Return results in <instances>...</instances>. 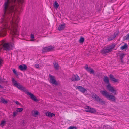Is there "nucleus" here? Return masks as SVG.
<instances>
[{"mask_svg":"<svg viewBox=\"0 0 129 129\" xmlns=\"http://www.w3.org/2000/svg\"><path fill=\"white\" fill-rule=\"evenodd\" d=\"M3 62V60L1 58H0V66L1 65V64Z\"/></svg>","mask_w":129,"mask_h":129,"instance_id":"c9c22d12","label":"nucleus"},{"mask_svg":"<svg viewBox=\"0 0 129 129\" xmlns=\"http://www.w3.org/2000/svg\"><path fill=\"white\" fill-rule=\"evenodd\" d=\"M90 107L88 106H86L85 107V111L87 112H89L90 109Z\"/></svg>","mask_w":129,"mask_h":129,"instance_id":"b1692460","label":"nucleus"},{"mask_svg":"<svg viewBox=\"0 0 129 129\" xmlns=\"http://www.w3.org/2000/svg\"><path fill=\"white\" fill-rule=\"evenodd\" d=\"M100 93L104 96L109 100L114 101L116 100L115 97L113 95L110 94L106 90L101 91H100Z\"/></svg>","mask_w":129,"mask_h":129,"instance_id":"7ed1b4c3","label":"nucleus"},{"mask_svg":"<svg viewBox=\"0 0 129 129\" xmlns=\"http://www.w3.org/2000/svg\"><path fill=\"white\" fill-rule=\"evenodd\" d=\"M112 51L108 47H105L102 51V53L103 54H107Z\"/></svg>","mask_w":129,"mask_h":129,"instance_id":"423d86ee","label":"nucleus"},{"mask_svg":"<svg viewBox=\"0 0 129 129\" xmlns=\"http://www.w3.org/2000/svg\"><path fill=\"white\" fill-rule=\"evenodd\" d=\"M12 40H13V38H12Z\"/></svg>","mask_w":129,"mask_h":129,"instance_id":"58836bf2","label":"nucleus"},{"mask_svg":"<svg viewBox=\"0 0 129 129\" xmlns=\"http://www.w3.org/2000/svg\"><path fill=\"white\" fill-rule=\"evenodd\" d=\"M30 37L31 38V41H34V35L33 34H31L30 35Z\"/></svg>","mask_w":129,"mask_h":129,"instance_id":"7c9ffc66","label":"nucleus"},{"mask_svg":"<svg viewBox=\"0 0 129 129\" xmlns=\"http://www.w3.org/2000/svg\"><path fill=\"white\" fill-rule=\"evenodd\" d=\"M77 88L78 89L79 91L82 93L86 92L87 90L85 89L84 88L81 86H78L77 87Z\"/></svg>","mask_w":129,"mask_h":129,"instance_id":"9b49d317","label":"nucleus"},{"mask_svg":"<svg viewBox=\"0 0 129 129\" xmlns=\"http://www.w3.org/2000/svg\"><path fill=\"white\" fill-rule=\"evenodd\" d=\"M126 39L127 40H129V33L126 38Z\"/></svg>","mask_w":129,"mask_h":129,"instance_id":"e433bc0d","label":"nucleus"},{"mask_svg":"<svg viewBox=\"0 0 129 129\" xmlns=\"http://www.w3.org/2000/svg\"><path fill=\"white\" fill-rule=\"evenodd\" d=\"M36 67V68H38L39 67V65L38 64H36L35 65Z\"/></svg>","mask_w":129,"mask_h":129,"instance_id":"f704fd0d","label":"nucleus"},{"mask_svg":"<svg viewBox=\"0 0 129 129\" xmlns=\"http://www.w3.org/2000/svg\"><path fill=\"white\" fill-rule=\"evenodd\" d=\"M6 121H3L1 122L0 124V125L1 126H3L5 124Z\"/></svg>","mask_w":129,"mask_h":129,"instance_id":"c756f323","label":"nucleus"},{"mask_svg":"<svg viewBox=\"0 0 129 129\" xmlns=\"http://www.w3.org/2000/svg\"><path fill=\"white\" fill-rule=\"evenodd\" d=\"M12 71L13 73H14V74H15L16 75H18V74L17 73V72L15 69H13L12 70Z\"/></svg>","mask_w":129,"mask_h":129,"instance_id":"473e14b6","label":"nucleus"},{"mask_svg":"<svg viewBox=\"0 0 129 129\" xmlns=\"http://www.w3.org/2000/svg\"><path fill=\"white\" fill-rule=\"evenodd\" d=\"M0 101L2 103L4 104H6L7 103V101L5 100L2 97L0 98Z\"/></svg>","mask_w":129,"mask_h":129,"instance_id":"aec40b11","label":"nucleus"},{"mask_svg":"<svg viewBox=\"0 0 129 129\" xmlns=\"http://www.w3.org/2000/svg\"><path fill=\"white\" fill-rule=\"evenodd\" d=\"M108 47L109 49H110L111 51H112L113 49L115 47V45L114 44H113L109 46H108Z\"/></svg>","mask_w":129,"mask_h":129,"instance_id":"6ab92c4d","label":"nucleus"},{"mask_svg":"<svg viewBox=\"0 0 129 129\" xmlns=\"http://www.w3.org/2000/svg\"><path fill=\"white\" fill-rule=\"evenodd\" d=\"M12 82L13 83L12 84L14 86L17 87L20 90L23 91L25 92V93L27 95L29 96L32 100L35 102L38 101V100L37 99L35 96L31 92H29L27 90H26L24 87L20 85L19 83H17V81H16L14 78H12Z\"/></svg>","mask_w":129,"mask_h":129,"instance_id":"f03ea898","label":"nucleus"},{"mask_svg":"<svg viewBox=\"0 0 129 129\" xmlns=\"http://www.w3.org/2000/svg\"><path fill=\"white\" fill-rule=\"evenodd\" d=\"M59 6V5L57 2L56 1L54 2V7L56 8H58Z\"/></svg>","mask_w":129,"mask_h":129,"instance_id":"5701e85b","label":"nucleus"},{"mask_svg":"<svg viewBox=\"0 0 129 129\" xmlns=\"http://www.w3.org/2000/svg\"><path fill=\"white\" fill-rule=\"evenodd\" d=\"M24 0H6L3 5L4 15L1 19V23L3 26L0 30V36L4 37L7 33V29L11 30L10 33L15 37L19 35L17 30V23L19 18L15 13L17 11L19 13L17 4H22Z\"/></svg>","mask_w":129,"mask_h":129,"instance_id":"f257e3e1","label":"nucleus"},{"mask_svg":"<svg viewBox=\"0 0 129 129\" xmlns=\"http://www.w3.org/2000/svg\"><path fill=\"white\" fill-rule=\"evenodd\" d=\"M92 98L95 99L97 101H100L101 100V99L99 96L97 95L96 94L94 93H92Z\"/></svg>","mask_w":129,"mask_h":129,"instance_id":"1a4fd4ad","label":"nucleus"},{"mask_svg":"<svg viewBox=\"0 0 129 129\" xmlns=\"http://www.w3.org/2000/svg\"><path fill=\"white\" fill-rule=\"evenodd\" d=\"M50 82L53 84L56 85H57V83L56 81L55 77L50 75H49Z\"/></svg>","mask_w":129,"mask_h":129,"instance_id":"39448f33","label":"nucleus"},{"mask_svg":"<svg viewBox=\"0 0 129 129\" xmlns=\"http://www.w3.org/2000/svg\"><path fill=\"white\" fill-rule=\"evenodd\" d=\"M19 68L21 71L25 70L27 69V67L26 65L23 64L20 65Z\"/></svg>","mask_w":129,"mask_h":129,"instance_id":"ddd939ff","label":"nucleus"},{"mask_svg":"<svg viewBox=\"0 0 129 129\" xmlns=\"http://www.w3.org/2000/svg\"><path fill=\"white\" fill-rule=\"evenodd\" d=\"M106 127V126H104V127Z\"/></svg>","mask_w":129,"mask_h":129,"instance_id":"4c0bfd02","label":"nucleus"},{"mask_svg":"<svg viewBox=\"0 0 129 129\" xmlns=\"http://www.w3.org/2000/svg\"><path fill=\"white\" fill-rule=\"evenodd\" d=\"M119 56L120 59L122 60V58H123L124 56V54L123 53H122L120 54Z\"/></svg>","mask_w":129,"mask_h":129,"instance_id":"bb28decb","label":"nucleus"},{"mask_svg":"<svg viewBox=\"0 0 129 129\" xmlns=\"http://www.w3.org/2000/svg\"><path fill=\"white\" fill-rule=\"evenodd\" d=\"M109 77L114 82H118V80L114 78L113 75L110 74L109 75Z\"/></svg>","mask_w":129,"mask_h":129,"instance_id":"2eb2a0df","label":"nucleus"},{"mask_svg":"<svg viewBox=\"0 0 129 129\" xmlns=\"http://www.w3.org/2000/svg\"><path fill=\"white\" fill-rule=\"evenodd\" d=\"M31 114L34 117H36L37 116L39 115L40 113L36 110H35L32 111Z\"/></svg>","mask_w":129,"mask_h":129,"instance_id":"9d476101","label":"nucleus"},{"mask_svg":"<svg viewBox=\"0 0 129 129\" xmlns=\"http://www.w3.org/2000/svg\"><path fill=\"white\" fill-rule=\"evenodd\" d=\"M96 112V110L95 109L90 108V109L89 111V112L92 113H94Z\"/></svg>","mask_w":129,"mask_h":129,"instance_id":"412c9836","label":"nucleus"},{"mask_svg":"<svg viewBox=\"0 0 129 129\" xmlns=\"http://www.w3.org/2000/svg\"><path fill=\"white\" fill-rule=\"evenodd\" d=\"M116 36L115 34H114L113 35H112L109 37H108V39L109 41L112 40Z\"/></svg>","mask_w":129,"mask_h":129,"instance_id":"a211bd4d","label":"nucleus"},{"mask_svg":"<svg viewBox=\"0 0 129 129\" xmlns=\"http://www.w3.org/2000/svg\"><path fill=\"white\" fill-rule=\"evenodd\" d=\"M18 112L17 111H14L13 113V117L14 118L17 114Z\"/></svg>","mask_w":129,"mask_h":129,"instance_id":"c85d7f7f","label":"nucleus"},{"mask_svg":"<svg viewBox=\"0 0 129 129\" xmlns=\"http://www.w3.org/2000/svg\"><path fill=\"white\" fill-rule=\"evenodd\" d=\"M23 110V109L22 108H18L17 109L16 111L18 113V112H21Z\"/></svg>","mask_w":129,"mask_h":129,"instance_id":"a878e982","label":"nucleus"},{"mask_svg":"<svg viewBox=\"0 0 129 129\" xmlns=\"http://www.w3.org/2000/svg\"><path fill=\"white\" fill-rule=\"evenodd\" d=\"M85 68L87 71L90 73V74H94V70L90 67H88V65H86L85 67Z\"/></svg>","mask_w":129,"mask_h":129,"instance_id":"6e6552de","label":"nucleus"},{"mask_svg":"<svg viewBox=\"0 0 129 129\" xmlns=\"http://www.w3.org/2000/svg\"><path fill=\"white\" fill-rule=\"evenodd\" d=\"M104 81L107 84H110L108 78L106 76H105L104 78Z\"/></svg>","mask_w":129,"mask_h":129,"instance_id":"dca6fc26","label":"nucleus"},{"mask_svg":"<svg viewBox=\"0 0 129 129\" xmlns=\"http://www.w3.org/2000/svg\"><path fill=\"white\" fill-rule=\"evenodd\" d=\"M13 101L14 102H15V103L17 105H18L19 106H20V105H21V103H19L18 101Z\"/></svg>","mask_w":129,"mask_h":129,"instance_id":"2f4dec72","label":"nucleus"},{"mask_svg":"<svg viewBox=\"0 0 129 129\" xmlns=\"http://www.w3.org/2000/svg\"><path fill=\"white\" fill-rule=\"evenodd\" d=\"M107 87L110 91L114 93V95L116 94V90L113 87L111 86L110 84H109L107 86Z\"/></svg>","mask_w":129,"mask_h":129,"instance_id":"20e7f679","label":"nucleus"},{"mask_svg":"<svg viewBox=\"0 0 129 129\" xmlns=\"http://www.w3.org/2000/svg\"><path fill=\"white\" fill-rule=\"evenodd\" d=\"M71 80L73 81H78L80 80V78L77 75H73L72 76Z\"/></svg>","mask_w":129,"mask_h":129,"instance_id":"f8f14e48","label":"nucleus"},{"mask_svg":"<svg viewBox=\"0 0 129 129\" xmlns=\"http://www.w3.org/2000/svg\"><path fill=\"white\" fill-rule=\"evenodd\" d=\"M45 114L47 116L49 117H52L53 115L55 116V114L50 112H47L45 113Z\"/></svg>","mask_w":129,"mask_h":129,"instance_id":"f3484780","label":"nucleus"},{"mask_svg":"<svg viewBox=\"0 0 129 129\" xmlns=\"http://www.w3.org/2000/svg\"><path fill=\"white\" fill-rule=\"evenodd\" d=\"M65 27V23L62 24H60L58 28V30L59 31L61 30L64 29Z\"/></svg>","mask_w":129,"mask_h":129,"instance_id":"4468645a","label":"nucleus"},{"mask_svg":"<svg viewBox=\"0 0 129 129\" xmlns=\"http://www.w3.org/2000/svg\"><path fill=\"white\" fill-rule=\"evenodd\" d=\"M53 48V47L51 46L45 47L43 48L42 51L43 52H48L51 51Z\"/></svg>","mask_w":129,"mask_h":129,"instance_id":"0eeeda50","label":"nucleus"},{"mask_svg":"<svg viewBox=\"0 0 129 129\" xmlns=\"http://www.w3.org/2000/svg\"><path fill=\"white\" fill-rule=\"evenodd\" d=\"M54 64L55 68L56 69H58L59 67L58 63L55 62L54 63Z\"/></svg>","mask_w":129,"mask_h":129,"instance_id":"393cba45","label":"nucleus"},{"mask_svg":"<svg viewBox=\"0 0 129 129\" xmlns=\"http://www.w3.org/2000/svg\"><path fill=\"white\" fill-rule=\"evenodd\" d=\"M74 128L76 129V127L74 126H70L68 128V129H73Z\"/></svg>","mask_w":129,"mask_h":129,"instance_id":"72a5a7b5","label":"nucleus"},{"mask_svg":"<svg viewBox=\"0 0 129 129\" xmlns=\"http://www.w3.org/2000/svg\"><path fill=\"white\" fill-rule=\"evenodd\" d=\"M84 38L81 37L79 40V42L80 43H83L84 41Z\"/></svg>","mask_w":129,"mask_h":129,"instance_id":"cd10ccee","label":"nucleus"},{"mask_svg":"<svg viewBox=\"0 0 129 129\" xmlns=\"http://www.w3.org/2000/svg\"><path fill=\"white\" fill-rule=\"evenodd\" d=\"M127 47V46L126 44L125 43L124 44V45H123L121 46L120 47V48L122 50H123L126 49V48Z\"/></svg>","mask_w":129,"mask_h":129,"instance_id":"4be33fe9","label":"nucleus"}]
</instances>
